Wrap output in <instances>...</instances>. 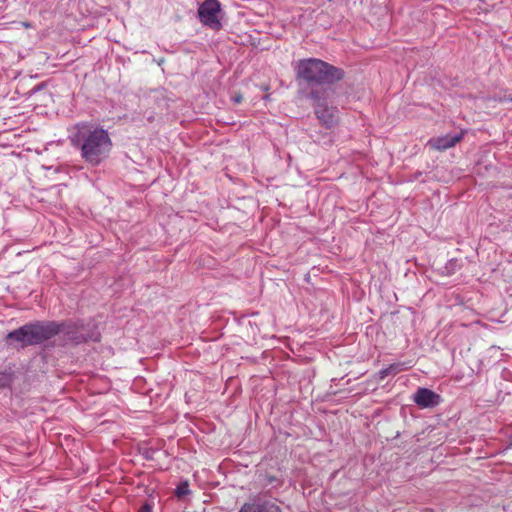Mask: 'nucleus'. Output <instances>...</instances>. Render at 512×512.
<instances>
[{"mask_svg":"<svg viewBox=\"0 0 512 512\" xmlns=\"http://www.w3.org/2000/svg\"><path fill=\"white\" fill-rule=\"evenodd\" d=\"M60 333L64 334L66 343L73 345L100 340V333L96 329L88 331L83 324L71 321L37 320L10 331L6 336V341L10 346L25 348L44 345Z\"/></svg>","mask_w":512,"mask_h":512,"instance_id":"nucleus-1","label":"nucleus"},{"mask_svg":"<svg viewBox=\"0 0 512 512\" xmlns=\"http://www.w3.org/2000/svg\"><path fill=\"white\" fill-rule=\"evenodd\" d=\"M295 71L301 87L300 93L304 98L335 95L333 85L345 77L342 68L318 58L299 60Z\"/></svg>","mask_w":512,"mask_h":512,"instance_id":"nucleus-2","label":"nucleus"},{"mask_svg":"<svg viewBox=\"0 0 512 512\" xmlns=\"http://www.w3.org/2000/svg\"><path fill=\"white\" fill-rule=\"evenodd\" d=\"M76 129L71 137V143L80 150L83 161L92 167L105 162L113 147L108 131L90 123H79Z\"/></svg>","mask_w":512,"mask_h":512,"instance_id":"nucleus-3","label":"nucleus"},{"mask_svg":"<svg viewBox=\"0 0 512 512\" xmlns=\"http://www.w3.org/2000/svg\"><path fill=\"white\" fill-rule=\"evenodd\" d=\"M305 99L310 101L316 118L325 129L330 130L338 124V109L333 104L334 95Z\"/></svg>","mask_w":512,"mask_h":512,"instance_id":"nucleus-4","label":"nucleus"},{"mask_svg":"<svg viewBox=\"0 0 512 512\" xmlns=\"http://www.w3.org/2000/svg\"><path fill=\"white\" fill-rule=\"evenodd\" d=\"M221 4L218 0H204L198 8L200 22L214 30H220L222 24L219 18Z\"/></svg>","mask_w":512,"mask_h":512,"instance_id":"nucleus-5","label":"nucleus"},{"mask_svg":"<svg viewBox=\"0 0 512 512\" xmlns=\"http://www.w3.org/2000/svg\"><path fill=\"white\" fill-rule=\"evenodd\" d=\"M414 402L421 408H434L438 406L442 398L428 388H418L413 396Z\"/></svg>","mask_w":512,"mask_h":512,"instance_id":"nucleus-6","label":"nucleus"},{"mask_svg":"<svg viewBox=\"0 0 512 512\" xmlns=\"http://www.w3.org/2000/svg\"><path fill=\"white\" fill-rule=\"evenodd\" d=\"M463 138L462 133L458 134H447L440 137L431 138L428 141V145L438 151L447 150L453 146H455L458 142Z\"/></svg>","mask_w":512,"mask_h":512,"instance_id":"nucleus-7","label":"nucleus"},{"mask_svg":"<svg viewBox=\"0 0 512 512\" xmlns=\"http://www.w3.org/2000/svg\"><path fill=\"white\" fill-rule=\"evenodd\" d=\"M239 512H281V509L273 501L258 499L252 503H245Z\"/></svg>","mask_w":512,"mask_h":512,"instance_id":"nucleus-8","label":"nucleus"},{"mask_svg":"<svg viewBox=\"0 0 512 512\" xmlns=\"http://www.w3.org/2000/svg\"><path fill=\"white\" fill-rule=\"evenodd\" d=\"M15 380V373L12 369L0 372V389L10 388Z\"/></svg>","mask_w":512,"mask_h":512,"instance_id":"nucleus-9","label":"nucleus"},{"mask_svg":"<svg viewBox=\"0 0 512 512\" xmlns=\"http://www.w3.org/2000/svg\"><path fill=\"white\" fill-rule=\"evenodd\" d=\"M462 267V262L457 258L448 260L443 267L442 273L446 276H451L459 271Z\"/></svg>","mask_w":512,"mask_h":512,"instance_id":"nucleus-10","label":"nucleus"},{"mask_svg":"<svg viewBox=\"0 0 512 512\" xmlns=\"http://www.w3.org/2000/svg\"><path fill=\"white\" fill-rule=\"evenodd\" d=\"M402 370H403V364L402 363H394V364H391L390 366H388L386 368L381 369L378 372V377H379L380 380H383V379H385L386 377H388L390 375L398 374Z\"/></svg>","mask_w":512,"mask_h":512,"instance_id":"nucleus-11","label":"nucleus"},{"mask_svg":"<svg viewBox=\"0 0 512 512\" xmlns=\"http://www.w3.org/2000/svg\"><path fill=\"white\" fill-rule=\"evenodd\" d=\"M310 137L315 143L321 145H331L333 142L332 136L328 132L322 133L315 131L314 133L310 134Z\"/></svg>","mask_w":512,"mask_h":512,"instance_id":"nucleus-12","label":"nucleus"},{"mask_svg":"<svg viewBox=\"0 0 512 512\" xmlns=\"http://www.w3.org/2000/svg\"><path fill=\"white\" fill-rule=\"evenodd\" d=\"M190 488L188 481H181L175 491V494L178 498H183L184 496L190 494Z\"/></svg>","mask_w":512,"mask_h":512,"instance_id":"nucleus-13","label":"nucleus"},{"mask_svg":"<svg viewBox=\"0 0 512 512\" xmlns=\"http://www.w3.org/2000/svg\"><path fill=\"white\" fill-rule=\"evenodd\" d=\"M152 509V505L148 502H145L139 509V512H153Z\"/></svg>","mask_w":512,"mask_h":512,"instance_id":"nucleus-14","label":"nucleus"},{"mask_svg":"<svg viewBox=\"0 0 512 512\" xmlns=\"http://www.w3.org/2000/svg\"><path fill=\"white\" fill-rule=\"evenodd\" d=\"M243 100V96L241 94H237L235 96L232 97V101L235 103V104H239L241 103Z\"/></svg>","mask_w":512,"mask_h":512,"instance_id":"nucleus-15","label":"nucleus"},{"mask_svg":"<svg viewBox=\"0 0 512 512\" xmlns=\"http://www.w3.org/2000/svg\"><path fill=\"white\" fill-rule=\"evenodd\" d=\"M497 99L500 102H512V97L511 96H507V95L499 96Z\"/></svg>","mask_w":512,"mask_h":512,"instance_id":"nucleus-16","label":"nucleus"}]
</instances>
